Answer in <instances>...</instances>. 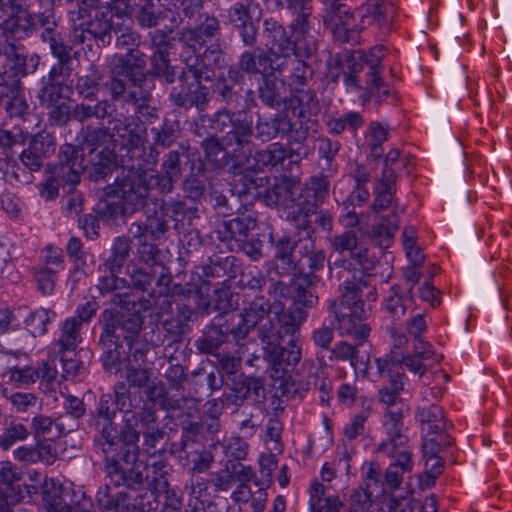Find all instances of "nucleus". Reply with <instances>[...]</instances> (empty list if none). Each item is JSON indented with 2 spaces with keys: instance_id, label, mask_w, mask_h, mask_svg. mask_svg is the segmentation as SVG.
<instances>
[{
  "instance_id": "f257e3e1",
  "label": "nucleus",
  "mask_w": 512,
  "mask_h": 512,
  "mask_svg": "<svg viewBox=\"0 0 512 512\" xmlns=\"http://www.w3.org/2000/svg\"><path fill=\"white\" fill-rule=\"evenodd\" d=\"M182 157H187L184 146L169 151L163 158L160 173L148 171L141 163L128 164L122 160L121 172L113 183L103 188L104 198L111 201L100 210V218L109 225H125L128 218L147 206L154 187L162 194L171 193L182 174Z\"/></svg>"
},
{
  "instance_id": "f03ea898",
  "label": "nucleus",
  "mask_w": 512,
  "mask_h": 512,
  "mask_svg": "<svg viewBox=\"0 0 512 512\" xmlns=\"http://www.w3.org/2000/svg\"><path fill=\"white\" fill-rule=\"evenodd\" d=\"M211 125L222 137H206L200 145L213 168L222 169L231 162L236 167L249 159L253 123L245 113L220 109L212 115Z\"/></svg>"
},
{
  "instance_id": "7ed1b4c3",
  "label": "nucleus",
  "mask_w": 512,
  "mask_h": 512,
  "mask_svg": "<svg viewBox=\"0 0 512 512\" xmlns=\"http://www.w3.org/2000/svg\"><path fill=\"white\" fill-rule=\"evenodd\" d=\"M148 75L145 53L138 47L129 48L126 54L117 57L111 78L105 83L110 102L123 98L135 107L137 114L154 117L156 109L150 106L152 93L144 88Z\"/></svg>"
},
{
  "instance_id": "20e7f679",
  "label": "nucleus",
  "mask_w": 512,
  "mask_h": 512,
  "mask_svg": "<svg viewBox=\"0 0 512 512\" xmlns=\"http://www.w3.org/2000/svg\"><path fill=\"white\" fill-rule=\"evenodd\" d=\"M355 272L347 261H337L331 266V279L340 282L341 297L330 302L329 310L334 315L337 329L342 335H348L356 340L366 339L371 328L366 319L368 311L358 286Z\"/></svg>"
},
{
  "instance_id": "39448f33",
  "label": "nucleus",
  "mask_w": 512,
  "mask_h": 512,
  "mask_svg": "<svg viewBox=\"0 0 512 512\" xmlns=\"http://www.w3.org/2000/svg\"><path fill=\"white\" fill-rule=\"evenodd\" d=\"M272 268L280 276L297 271L306 284L313 283L315 273L324 267L326 255L314 241L291 242L288 235L273 241Z\"/></svg>"
},
{
  "instance_id": "423d86ee",
  "label": "nucleus",
  "mask_w": 512,
  "mask_h": 512,
  "mask_svg": "<svg viewBox=\"0 0 512 512\" xmlns=\"http://www.w3.org/2000/svg\"><path fill=\"white\" fill-rule=\"evenodd\" d=\"M114 136L111 128L104 125H88L83 130L79 147L86 156L87 173L90 180L98 182L112 173L116 162Z\"/></svg>"
},
{
  "instance_id": "0eeeda50",
  "label": "nucleus",
  "mask_w": 512,
  "mask_h": 512,
  "mask_svg": "<svg viewBox=\"0 0 512 512\" xmlns=\"http://www.w3.org/2000/svg\"><path fill=\"white\" fill-rule=\"evenodd\" d=\"M72 15H76L74 21H80L72 30L73 44L81 45L88 40H94L97 46L107 47L111 44L114 34L120 30L121 17L117 11L114 13L109 8L92 11V8L80 6Z\"/></svg>"
},
{
  "instance_id": "6e6552de",
  "label": "nucleus",
  "mask_w": 512,
  "mask_h": 512,
  "mask_svg": "<svg viewBox=\"0 0 512 512\" xmlns=\"http://www.w3.org/2000/svg\"><path fill=\"white\" fill-rule=\"evenodd\" d=\"M82 154L77 146L64 144L60 147L58 162L48 166L45 183L40 185V194L46 200L58 196L61 186H69L71 190L80 183L81 173L87 171V163L83 164Z\"/></svg>"
},
{
  "instance_id": "1a4fd4ad",
  "label": "nucleus",
  "mask_w": 512,
  "mask_h": 512,
  "mask_svg": "<svg viewBox=\"0 0 512 512\" xmlns=\"http://www.w3.org/2000/svg\"><path fill=\"white\" fill-rule=\"evenodd\" d=\"M173 46V54L179 57L191 77L205 78L206 82L213 81L214 69L200 56V50L206 46V41H203L192 27L177 31L174 34Z\"/></svg>"
},
{
  "instance_id": "9d476101",
  "label": "nucleus",
  "mask_w": 512,
  "mask_h": 512,
  "mask_svg": "<svg viewBox=\"0 0 512 512\" xmlns=\"http://www.w3.org/2000/svg\"><path fill=\"white\" fill-rule=\"evenodd\" d=\"M48 121L51 126L64 127L73 119L84 124L90 119L103 121L113 116L115 107L109 99H101L100 102H79L71 107L66 100L46 109Z\"/></svg>"
},
{
  "instance_id": "9b49d317",
  "label": "nucleus",
  "mask_w": 512,
  "mask_h": 512,
  "mask_svg": "<svg viewBox=\"0 0 512 512\" xmlns=\"http://www.w3.org/2000/svg\"><path fill=\"white\" fill-rule=\"evenodd\" d=\"M312 2L313 0H285V2L279 0V5L283 6L285 4L286 9L296 16L289 28L302 36V38L295 41L293 56L297 60L307 61L318 50L315 39L307 36L310 29L309 18L312 14Z\"/></svg>"
},
{
  "instance_id": "f8f14e48",
  "label": "nucleus",
  "mask_w": 512,
  "mask_h": 512,
  "mask_svg": "<svg viewBox=\"0 0 512 512\" xmlns=\"http://www.w3.org/2000/svg\"><path fill=\"white\" fill-rule=\"evenodd\" d=\"M190 72L183 69L176 76L177 84L174 85L169 93L170 102L184 111L195 109L199 112L206 110L209 103V89L203 84L205 78L192 77L189 81Z\"/></svg>"
},
{
  "instance_id": "ddd939ff",
  "label": "nucleus",
  "mask_w": 512,
  "mask_h": 512,
  "mask_svg": "<svg viewBox=\"0 0 512 512\" xmlns=\"http://www.w3.org/2000/svg\"><path fill=\"white\" fill-rule=\"evenodd\" d=\"M101 336L131 345L139 338L143 319L138 313L105 309L100 318Z\"/></svg>"
},
{
  "instance_id": "4468645a",
  "label": "nucleus",
  "mask_w": 512,
  "mask_h": 512,
  "mask_svg": "<svg viewBox=\"0 0 512 512\" xmlns=\"http://www.w3.org/2000/svg\"><path fill=\"white\" fill-rule=\"evenodd\" d=\"M229 381L228 392L225 393L227 406L238 408L247 400L260 403L266 398L265 380L262 377L239 373Z\"/></svg>"
},
{
  "instance_id": "2eb2a0df",
  "label": "nucleus",
  "mask_w": 512,
  "mask_h": 512,
  "mask_svg": "<svg viewBox=\"0 0 512 512\" xmlns=\"http://www.w3.org/2000/svg\"><path fill=\"white\" fill-rule=\"evenodd\" d=\"M323 5L324 26L330 30L336 40L349 41L356 27L354 15L339 0H324Z\"/></svg>"
},
{
  "instance_id": "dca6fc26",
  "label": "nucleus",
  "mask_w": 512,
  "mask_h": 512,
  "mask_svg": "<svg viewBox=\"0 0 512 512\" xmlns=\"http://www.w3.org/2000/svg\"><path fill=\"white\" fill-rule=\"evenodd\" d=\"M323 5L324 26L330 30L336 40L349 41L356 27L354 15L339 0H324Z\"/></svg>"
},
{
  "instance_id": "f3484780",
  "label": "nucleus",
  "mask_w": 512,
  "mask_h": 512,
  "mask_svg": "<svg viewBox=\"0 0 512 512\" xmlns=\"http://www.w3.org/2000/svg\"><path fill=\"white\" fill-rule=\"evenodd\" d=\"M323 5L324 26L330 30L336 40L349 41L356 27L354 15L339 0H324Z\"/></svg>"
},
{
  "instance_id": "a211bd4d",
  "label": "nucleus",
  "mask_w": 512,
  "mask_h": 512,
  "mask_svg": "<svg viewBox=\"0 0 512 512\" xmlns=\"http://www.w3.org/2000/svg\"><path fill=\"white\" fill-rule=\"evenodd\" d=\"M104 468L106 477L115 486H124L134 491L144 489V473L146 471L144 463H134L131 466L122 465L120 460L115 459L113 456L105 455Z\"/></svg>"
},
{
  "instance_id": "6ab92c4d",
  "label": "nucleus",
  "mask_w": 512,
  "mask_h": 512,
  "mask_svg": "<svg viewBox=\"0 0 512 512\" xmlns=\"http://www.w3.org/2000/svg\"><path fill=\"white\" fill-rule=\"evenodd\" d=\"M119 14L133 16L142 28L157 27L167 17V11L159 9L155 3H137V0H113Z\"/></svg>"
},
{
  "instance_id": "aec40b11",
  "label": "nucleus",
  "mask_w": 512,
  "mask_h": 512,
  "mask_svg": "<svg viewBox=\"0 0 512 512\" xmlns=\"http://www.w3.org/2000/svg\"><path fill=\"white\" fill-rule=\"evenodd\" d=\"M2 34L7 39L25 40L36 32V21L33 13L21 6L12 7V13L0 25Z\"/></svg>"
},
{
  "instance_id": "412c9836",
  "label": "nucleus",
  "mask_w": 512,
  "mask_h": 512,
  "mask_svg": "<svg viewBox=\"0 0 512 512\" xmlns=\"http://www.w3.org/2000/svg\"><path fill=\"white\" fill-rule=\"evenodd\" d=\"M301 200L300 184L289 177H283L279 182L266 189L263 194V201L269 207L291 208L299 206Z\"/></svg>"
},
{
  "instance_id": "4be33fe9",
  "label": "nucleus",
  "mask_w": 512,
  "mask_h": 512,
  "mask_svg": "<svg viewBox=\"0 0 512 512\" xmlns=\"http://www.w3.org/2000/svg\"><path fill=\"white\" fill-rule=\"evenodd\" d=\"M273 370L272 377L283 378L301 360V349L293 339L287 347L276 344L272 349L263 353Z\"/></svg>"
},
{
  "instance_id": "5701e85b",
  "label": "nucleus",
  "mask_w": 512,
  "mask_h": 512,
  "mask_svg": "<svg viewBox=\"0 0 512 512\" xmlns=\"http://www.w3.org/2000/svg\"><path fill=\"white\" fill-rule=\"evenodd\" d=\"M196 312L186 304L178 305L176 312L162 321L164 337L169 344L181 343L191 332L190 322H194Z\"/></svg>"
},
{
  "instance_id": "b1692460",
  "label": "nucleus",
  "mask_w": 512,
  "mask_h": 512,
  "mask_svg": "<svg viewBox=\"0 0 512 512\" xmlns=\"http://www.w3.org/2000/svg\"><path fill=\"white\" fill-rule=\"evenodd\" d=\"M117 400L113 398L111 393H103L96 402L92 415L96 419V424L100 425L103 422L100 431L103 440H108L110 443L117 438V425L115 418L117 415Z\"/></svg>"
},
{
  "instance_id": "393cba45",
  "label": "nucleus",
  "mask_w": 512,
  "mask_h": 512,
  "mask_svg": "<svg viewBox=\"0 0 512 512\" xmlns=\"http://www.w3.org/2000/svg\"><path fill=\"white\" fill-rule=\"evenodd\" d=\"M170 470L171 466L166 459H159L150 465H146L144 484H147V489L151 492L153 502H156V498L160 494H165L170 499V493L174 492V490L170 489L168 481Z\"/></svg>"
},
{
  "instance_id": "a878e982",
  "label": "nucleus",
  "mask_w": 512,
  "mask_h": 512,
  "mask_svg": "<svg viewBox=\"0 0 512 512\" xmlns=\"http://www.w3.org/2000/svg\"><path fill=\"white\" fill-rule=\"evenodd\" d=\"M256 227V218L253 213H238L236 217L223 220L217 225L216 233L222 241H240L246 238L249 232Z\"/></svg>"
},
{
  "instance_id": "bb28decb",
  "label": "nucleus",
  "mask_w": 512,
  "mask_h": 512,
  "mask_svg": "<svg viewBox=\"0 0 512 512\" xmlns=\"http://www.w3.org/2000/svg\"><path fill=\"white\" fill-rule=\"evenodd\" d=\"M166 209L173 221V228L179 234H186L200 217L198 205L191 200H172L166 204Z\"/></svg>"
},
{
  "instance_id": "cd10ccee",
  "label": "nucleus",
  "mask_w": 512,
  "mask_h": 512,
  "mask_svg": "<svg viewBox=\"0 0 512 512\" xmlns=\"http://www.w3.org/2000/svg\"><path fill=\"white\" fill-rule=\"evenodd\" d=\"M337 261H347L352 266L358 286V292H362V287L367 286L364 276L376 275V266L378 260L376 257L371 256L367 248L360 247L355 253L351 254L349 258H335L329 261V273L331 274V266Z\"/></svg>"
},
{
  "instance_id": "c85d7f7f",
  "label": "nucleus",
  "mask_w": 512,
  "mask_h": 512,
  "mask_svg": "<svg viewBox=\"0 0 512 512\" xmlns=\"http://www.w3.org/2000/svg\"><path fill=\"white\" fill-rule=\"evenodd\" d=\"M140 422V434L143 436V446L147 449H155L165 437V431L160 426L156 410L144 405L138 411Z\"/></svg>"
},
{
  "instance_id": "c756f323",
  "label": "nucleus",
  "mask_w": 512,
  "mask_h": 512,
  "mask_svg": "<svg viewBox=\"0 0 512 512\" xmlns=\"http://www.w3.org/2000/svg\"><path fill=\"white\" fill-rule=\"evenodd\" d=\"M289 127V117L285 112H277L272 117L257 114L253 137L262 143L269 142L278 136L284 137Z\"/></svg>"
},
{
  "instance_id": "7c9ffc66",
  "label": "nucleus",
  "mask_w": 512,
  "mask_h": 512,
  "mask_svg": "<svg viewBox=\"0 0 512 512\" xmlns=\"http://www.w3.org/2000/svg\"><path fill=\"white\" fill-rule=\"evenodd\" d=\"M111 133L114 136L115 148L127 149L128 152H135L142 146V136L140 126L128 118L115 120L111 127Z\"/></svg>"
},
{
  "instance_id": "2f4dec72",
  "label": "nucleus",
  "mask_w": 512,
  "mask_h": 512,
  "mask_svg": "<svg viewBox=\"0 0 512 512\" xmlns=\"http://www.w3.org/2000/svg\"><path fill=\"white\" fill-rule=\"evenodd\" d=\"M290 103L293 115L302 121H311L321 110L316 92L311 89L292 88Z\"/></svg>"
},
{
  "instance_id": "473e14b6",
  "label": "nucleus",
  "mask_w": 512,
  "mask_h": 512,
  "mask_svg": "<svg viewBox=\"0 0 512 512\" xmlns=\"http://www.w3.org/2000/svg\"><path fill=\"white\" fill-rule=\"evenodd\" d=\"M263 37L265 40V51H287L294 50L295 41L292 40L286 28L276 19L267 18L263 21Z\"/></svg>"
},
{
  "instance_id": "72a5a7b5",
  "label": "nucleus",
  "mask_w": 512,
  "mask_h": 512,
  "mask_svg": "<svg viewBox=\"0 0 512 512\" xmlns=\"http://www.w3.org/2000/svg\"><path fill=\"white\" fill-rule=\"evenodd\" d=\"M293 158L294 156L302 158L307 156V150L303 147L291 149L288 154L285 147L278 142L270 144L266 149L256 151L253 158L255 165L253 170H260L268 166H277L282 164L286 157Z\"/></svg>"
},
{
  "instance_id": "f704fd0d",
  "label": "nucleus",
  "mask_w": 512,
  "mask_h": 512,
  "mask_svg": "<svg viewBox=\"0 0 512 512\" xmlns=\"http://www.w3.org/2000/svg\"><path fill=\"white\" fill-rule=\"evenodd\" d=\"M329 181L326 176L317 175L310 177L301 187V200L299 204L305 205L308 212H316L318 206L325 200L329 193Z\"/></svg>"
},
{
  "instance_id": "c9c22d12",
  "label": "nucleus",
  "mask_w": 512,
  "mask_h": 512,
  "mask_svg": "<svg viewBox=\"0 0 512 512\" xmlns=\"http://www.w3.org/2000/svg\"><path fill=\"white\" fill-rule=\"evenodd\" d=\"M339 64L344 73L345 85L361 89L362 73L366 68L368 69L366 53L362 50L349 52L339 61Z\"/></svg>"
},
{
  "instance_id": "e433bc0d",
  "label": "nucleus",
  "mask_w": 512,
  "mask_h": 512,
  "mask_svg": "<svg viewBox=\"0 0 512 512\" xmlns=\"http://www.w3.org/2000/svg\"><path fill=\"white\" fill-rule=\"evenodd\" d=\"M199 402L191 395L169 394L161 409L170 418H193L200 413Z\"/></svg>"
},
{
  "instance_id": "4c0bfd02",
  "label": "nucleus",
  "mask_w": 512,
  "mask_h": 512,
  "mask_svg": "<svg viewBox=\"0 0 512 512\" xmlns=\"http://www.w3.org/2000/svg\"><path fill=\"white\" fill-rule=\"evenodd\" d=\"M40 489L42 503L47 512H80L77 508H73L65 502L62 496V485L54 479L45 478Z\"/></svg>"
},
{
  "instance_id": "58836bf2",
  "label": "nucleus",
  "mask_w": 512,
  "mask_h": 512,
  "mask_svg": "<svg viewBox=\"0 0 512 512\" xmlns=\"http://www.w3.org/2000/svg\"><path fill=\"white\" fill-rule=\"evenodd\" d=\"M98 345L101 350L100 359L103 369L108 373L120 371L123 361L126 360V350L123 345L101 335Z\"/></svg>"
},
{
  "instance_id": "ea45409f",
  "label": "nucleus",
  "mask_w": 512,
  "mask_h": 512,
  "mask_svg": "<svg viewBox=\"0 0 512 512\" xmlns=\"http://www.w3.org/2000/svg\"><path fill=\"white\" fill-rule=\"evenodd\" d=\"M138 424H140L138 420V411L133 412L130 415H124L123 425L121 426L120 431H117V438L111 443L108 440H104V443L101 445L102 452L105 455H110V453L114 451V446L118 445L119 442L127 445H137L140 439Z\"/></svg>"
},
{
  "instance_id": "a19ab883",
  "label": "nucleus",
  "mask_w": 512,
  "mask_h": 512,
  "mask_svg": "<svg viewBox=\"0 0 512 512\" xmlns=\"http://www.w3.org/2000/svg\"><path fill=\"white\" fill-rule=\"evenodd\" d=\"M416 417L421 424L422 432H427V436L445 430L442 408L436 404L423 403L417 408Z\"/></svg>"
},
{
  "instance_id": "79ce46f5",
  "label": "nucleus",
  "mask_w": 512,
  "mask_h": 512,
  "mask_svg": "<svg viewBox=\"0 0 512 512\" xmlns=\"http://www.w3.org/2000/svg\"><path fill=\"white\" fill-rule=\"evenodd\" d=\"M102 80L103 73L95 65L90 66L88 74L77 77L75 91L82 97V102L97 103L101 101L97 99L96 95L100 89Z\"/></svg>"
},
{
  "instance_id": "37998d69",
  "label": "nucleus",
  "mask_w": 512,
  "mask_h": 512,
  "mask_svg": "<svg viewBox=\"0 0 512 512\" xmlns=\"http://www.w3.org/2000/svg\"><path fill=\"white\" fill-rule=\"evenodd\" d=\"M358 348L359 345H351L346 341H340L330 350L329 359L332 360L334 358L339 361H349L355 372H366L369 355L360 354Z\"/></svg>"
},
{
  "instance_id": "c03bdc74",
  "label": "nucleus",
  "mask_w": 512,
  "mask_h": 512,
  "mask_svg": "<svg viewBox=\"0 0 512 512\" xmlns=\"http://www.w3.org/2000/svg\"><path fill=\"white\" fill-rule=\"evenodd\" d=\"M284 83V79L278 80L273 74H264L257 90L261 102L269 108H279L284 103L281 93Z\"/></svg>"
},
{
  "instance_id": "a18cd8bd",
  "label": "nucleus",
  "mask_w": 512,
  "mask_h": 512,
  "mask_svg": "<svg viewBox=\"0 0 512 512\" xmlns=\"http://www.w3.org/2000/svg\"><path fill=\"white\" fill-rule=\"evenodd\" d=\"M227 343L225 338V333L219 324L211 323L207 325L202 332V335L195 340V348L200 354L205 355H216L218 354V349L224 344Z\"/></svg>"
},
{
  "instance_id": "49530a36",
  "label": "nucleus",
  "mask_w": 512,
  "mask_h": 512,
  "mask_svg": "<svg viewBox=\"0 0 512 512\" xmlns=\"http://www.w3.org/2000/svg\"><path fill=\"white\" fill-rule=\"evenodd\" d=\"M384 426L389 440L399 445H406L409 441L403 428L404 406L387 407L384 414ZM395 446V444H393Z\"/></svg>"
},
{
  "instance_id": "de8ad7c7",
  "label": "nucleus",
  "mask_w": 512,
  "mask_h": 512,
  "mask_svg": "<svg viewBox=\"0 0 512 512\" xmlns=\"http://www.w3.org/2000/svg\"><path fill=\"white\" fill-rule=\"evenodd\" d=\"M151 133L153 135L152 146L150 148L151 156L154 157V161L156 162L158 156L156 148H170L176 142L179 135V124L177 121L166 118L161 125L153 127Z\"/></svg>"
},
{
  "instance_id": "09e8293b",
  "label": "nucleus",
  "mask_w": 512,
  "mask_h": 512,
  "mask_svg": "<svg viewBox=\"0 0 512 512\" xmlns=\"http://www.w3.org/2000/svg\"><path fill=\"white\" fill-rule=\"evenodd\" d=\"M280 335H291L293 336L300 329L301 325L307 318V312L297 305H291L287 309H281L275 312Z\"/></svg>"
},
{
  "instance_id": "8fccbe9b",
  "label": "nucleus",
  "mask_w": 512,
  "mask_h": 512,
  "mask_svg": "<svg viewBox=\"0 0 512 512\" xmlns=\"http://www.w3.org/2000/svg\"><path fill=\"white\" fill-rule=\"evenodd\" d=\"M316 212H308L305 205L299 204L298 209L288 214V220L294 223L295 233L290 237L291 242L300 243V241H314L312 235L314 228L310 216Z\"/></svg>"
},
{
  "instance_id": "3c124183",
  "label": "nucleus",
  "mask_w": 512,
  "mask_h": 512,
  "mask_svg": "<svg viewBox=\"0 0 512 512\" xmlns=\"http://www.w3.org/2000/svg\"><path fill=\"white\" fill-rule=\"evenodd\" d=\"M310 507L312 512H339L343 503L337 496L327 494L323 484L314 482L310 490Z\"/></svg>"
},
{
  "instance_id": "603ef678",
  "label": "nucleus",
  "mask_w": 512,
  "mask_h": 512,
  "mask_svg": "<svg viewBox=\"0 0 512 512\" xmlns=\"http://www.w3.org/2000/svg\"><path fill=\"white\" fill-rule=\"evenodd\" d=\"M130 236H118L114 239L111 252L112 255L105 261L104 266L110 273H119L130 255L132 249Z\"/></svg>"
},
{
  "instance_id": "864d4df0",
  "label": "nucleus",
  "mask_w": 512,
  "mask_h": 512,
  "mask_svg": "<svg viewBox=\"0 0 512 512\" xmlns=\"http://www.w3.org/2000/svg\"><path fill=\"white\" fill-rule=\"evenodd\" d=\"M272 305L263 295H258L252 300L245 302L244 307L239 312L254 329L271 312Z\"/></svg>"
},
{
  "instance_id": "5fc2aeb1",
  "label": "nucleus",
  "mask_w": 512,
  "mask_h": 512,
  "mask_svg": "<svg viewBox=\"0 0 512 512\" xmlns=\"http://www.w3.org/2000/svg\"><path fill=\"white\" fill-rule=\"evenodd\" d=\"M215 422H207L203 417L199 421H193L192 418H185L181 421V433L183 437L196 442L200 439L213 438L217 432L214 426Z\"/></svg>"
},
{
  "instance_id": "6e6d98bb",
  "label": "nucleus",
  "mask_w": 512,
  "mask_h": 512,
  "mask_svg": "<svg viewBox=\"0 0 512 512\" xmlns=\"http://www.w3.org/2000/svg\"><path fill=\"white\" fill-rule=\"evenodd\" d=\"M239 305V294L233 293L228 288L215 289L204 310L207 313L212 311L220 314L227 313L229 310L237 309Z\"/></svg>"
},
{
  "instance_id": "4d7b16f0",
  "label": "nucleus",
  "mask_w": 512,
  "mask_h": 512,
  "mask_svg": "<svg viewBox=\"0 0 512 512\" xmlns=\"http://www.w3.org/2000/svg\"><path fill=\"white\" fill-rule=\"evenodd\" d=\"M219 324L223 333H225L227 342L231 336L233 341L237 344L244 341L250 332L254 330V328L245 321V318L240 313L230 315L222 322H219Z\"/></svg>"
},
{
  "instance_id": "13d9d810",
  "label": "nucleus",
  "mask_w": 512,
  "mask_h": 512,
  "mask_svg": "<svg viewBox=\"0 0 512 512\" xmlns=\"http://www.w3.org/2000/svg\"><path fill=\"white\" fill-rule=\"evenodd\" d=\"M392 441H385L379 445L378 450L386 453L387 455L395 458V461L391 463V466H395L398 470L408 473L412 471V452L406 445H399Z\"/></svg>"
},
{
  "instance_id": "bf43d9fd",
  "label": "nucleus",
  "mask_w": 512,
  "mask_h": 512,
  "mask_svg": "<svg viewBox=\"0 0 512 512\" xmlns=\"http://www.w3.org/2000/svg\"><path fill=\"white\" fill-rule=\"evenodd\" d=\"M149 74L163 78L165 83L173 84L176 80V69L171 65L169 53L154 51L150 57Z\"/></svg>"
},
{
  "instance_id": "052dcab7",
  "label": "nucleus",
  "mask_w": 512,
  "mask_h": 512,
  "mask_svg": "<svg viewBox=\"0 0 512 512\" xmlns=\"http://www.w3.org/2000/svg\"><path fill=\"white\" fill-rule=\"evenodd\" d=\"M128 500L125 492L113 493L108 484L101 485L96 493L98 508L104 512H118V509Z\"/></svg>"
},
{
  "instance_id": "680f3d73",
  "label": "nucleus",
  "mask_w": 512,
  "mask_h": 512,
  "mask_svg": "<svg viewBox=\"0 0 512 512\" xmlns=\"http://www.w3.org/2000/svg\"><path fill=\"white\" fill-rule=\"evenodd\" d=\"M82 326L71 317L66 319L62 326L61 336L58 340L60 353H73L75 352L78 343L81 341Z\"/></svg>"
},
{
  "instance_id": "e2e57ef3",
  "label": "nucleus",
  "mask_w": 512,
  "mask_h": 512,
  "mask_svg": "<svg viewBox=\"0 0 512 512\" xmlns=\"http://www.w3.org/2000/svg\"><path fill=\"white\" fill-rule=\"evenodd\" d=\"M399 229V220L395 211L390 217H382L379 224L372 228V237L381 248H388L395 232Z\"/></svg>"
},
{
  "instance_id": "0e129e2a",
  "label": "nucleus",
  "mask_w": 512,
  "mask_h": 512,
  "mask_svg": "<svg viewBox=\"0 0 512 512\" xmlns=\"http://www.w3.org/2000/svg\"><path fill=\"white\" fill-rule=\"evenodd\" d=\"M294 50L266 51V74L281 77L294 64Z\"/></svg>"
},
{
  "instance_id": "69168bd1",
  "label": "nucleus",
  "mask_w": 512,
  "mask_h": 512,
  "mask_svg": "<svg viewBox=\"0 0 512 512\" xmlns=\"http://www.w3.org/2000/svg\"><path fill=\"white\" fill-rule=\"evenodd\" d=\"M173 361L174 358L171 357L167 364L162 365V376L171 390L180 392L184 390L185 383L188 381V373L186 367Z\"/></svg>"
},
{
  "instance_id": "338daca9",
  "label": "nucleus",
  "mask_w": 512,
  "mask_h": 512,
  "mask_svg": "<svg viewBox=\"0 0 512 512\" xmlns=\"http://www.w3.org/2000/svg\"><path fill=\"white\" fill-rule=\"evenodd\" d=\"M238 68L249 75L266 74V51L261 49L259 53L245 51L238 61Z\"/></svg>"
},
{
  "instance_id": "774afa93",
  "label": "nucleus",
  "mask_w": 512,
  "mask_h": 512,
  "mask_svg": "<svg viewBox=\"0 0 512 512\" xmlns=\"http://www.w3.org/2000/svg\"><path fill=\"white\" fill-rule=\"evenodd\" d=\"M37 98L40 105L45 109L62 103L65 100L62 83L44 82Z\"/></svg>"
}]
</instances>
